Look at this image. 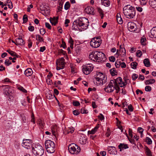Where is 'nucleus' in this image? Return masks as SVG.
Masks as SVG:
<instances>
[{
  "mask_svg": "<svg viewBox=\"0 0 156 156\" xmlns=\"http://www.w3.org/2000/svg\"><path fill=\"white\" fill-rule=\"evenodd\" d=\"M143 63L145 66L147 67H149L150 66V63L149 59L146 58L144 59Z\"/></svg>",
  "mask_w": 156,
  "mask_h": 156,
  "instance_id": "30",
  "label": "nucleus"
},
{
  "mask_svg": "<svg viewBox=\"0 0 156 156\" xmlns=\"http://www.w3.org/2000/svg\"><path fill=\"white\" fill-rule=\"evenodd\" d=\"M109 60L110 62H114L115 60V58L113 56H110L109 57Z\"/></svg>",
  "mask_w": 156,
  "mask_h": 156,
  "instance_id": "57",
  "label": "nucleus"
},
{
  "mask_svg": "<svg viewBox=\"0 0 156 156\" xmlns=\"http://www.w3.org/2000/svg\"><path fill=\"white\" fill-rule=\"evenodd\" d=\"M138 132L140 133L141 137H142L144 129L141 127H139L138 128Z\"/></svg>",
  "mask_w": 156,
  "mask_h": 156,
  "instance_id": "44",
  "label": "nucleus"
},
{
  "mask_svg": "<svg viewBox=\"0 0 156 156\" xmlns=\"http://www.w3.org/2000/svg\"><path fill=\"white\" fill-rule=\"evenodd\" d=\"M33 153L36 156H41L44 154V151L43 147L40 144L35 146L32 149Z\"/></svg>",
  "mask_w": 156,
  "mask_h": 156,
  "instance_id": "7",
  "label": "nucleus"
},
{
  "mask_svg": "<svg viewBox=\"0 0 156 156\" xmlns=\"http://www.w3.org/2000/svg\"><path fill=\"white\" fill-rule=\"evenodd\" d=\"M60 47H62L63 48H65L66 47V44L63 41H62V44H61Z\"/></svg>",
  "mask_w": 156,
  "mask_h": 156,
  "instance_id": "53",
  "label": "nucleus"
},
{
  "mask_svg": "<svg viewBox=\"0 0 156 156\" xmlns=\"http://www.w3.org/2000/svg\"><path fill=\"white\" fill-rule=\"evenodd\" d=\"M123 11L126 17L129 19L133 18L136 14L135 8L130 5L125 6L123 8Z\"/></svg>",
  "mask_w": 156,
  "mask_h": 156,
  "instance_id": "3",
  "label": "nucleus"
},
{
  "mask_svg": "<svg viewBox=\"0 0 156 156\" xmlns=\"http://www.w3.org/2000/svg\"><path fill=\"white\" fill-rule=\"evenodd\" d=\"M147 0H140L141 4L142 5H145L147 3Z\"/></svg>",
  "mask_w": 156,
  "mask_h": 156,
  "instance_id": "43",
  "label": "nucleus"
},
{
  "mask_svg": "<svg viewBox=\"0 0 156 156\" xmlns=\"http://www.w3.org/2000/svg\"><path fill=\"white\" fill-rule=\"evenodd\" d=\"M149 36L151 38H156V27L153 28L151 30Z\"/></svg>",
  "mask_w": 156,
  "mask_h": 156,
  "instance_id": "21",
  "label": "nucleus"
},
{
  "mask_svg": "<svg viewBox=\"0 0 156 156\" xmlns=\"http://www.w3.org/2000/svg\"><path fill=\"white\" fill-rule=\"evenodd\" d=\"M45 25L46 27L49 30H51V27L50 24L47 22H46L45 23Z\"/></svg>",
  "mask_w": 156,
  "mask_h": 156,
  "instance_id": "51",
  "label": "nucleus"
},
{
  "mask_svg": "<svg viewBox=\"0 0 156 156\" xmlns=\"http://www.w3.org/2000/svg\"><path fill=\"white\" fill-rule=\"evenodd\" d=\"M12 63L11 61H10L8 59H6L5 62V64L7 66H9L11 65Z\"/></svg>",
  "mask_w": 156,
  "mask_h": 156,
  "instance_id": "46",
  "label": "nucleus"
},
{
  "mask_svg": "<svg viewBox=\"0 0 156 156\" xmlns=\"http://www.w3.org/2000/svg\"><path fill=\"white\" fill-rule=\"evenodd\" d=\"M46 82L48 84L51 85L52 84V81L49 78H47L46 80Z\"/></svg>",
  "mask_w": 156,
  "mask_h": 156,
  "instance_id": "48",
  "label": "nucleus"
},
{
  "mask_svg": "<svg viewBox=\"0 0 156 156\" xmlns=\"http://www.w3.org/2000/svg\"><path fill=\"white\" fill-rule=\"evenodd\" d=\"M120 66L122 68H125L126 67V65L124 62H121Z\"/></svg>",
  "mask_w": 156,
  "mask_h": 156,
  "instance_id": "64",
  "label": "nucleus"
},
{
  "mask_svg": "<svg viewBox=\"0 0 156 156\" xmlns=\"http://www.w3.org/2000/svg\"><path fill=\"white\" fill-rule=\"evenodd\" d=\"M83 71L84 73L86 75L89 74L93 69L92 64H88L83 66Z\"/></svg>",
  "mask_w": 156,
  "mask_h": 156,
  "instance_id": "11",
  "label": "nucleus"
},
{
  "mask_svg": "<svg viewBox=\"0 0 156 156\" xmlns=\"http://www.w3.org/2000/svg\"><path fill=\"white\" fill-rule=\"evenodd\" d=\"M99 127V125H97L96 126L94 127V129H92L91 131H89L88 132V133L91 134H94L95 133V132L97 131Z\"/></svg>",
  "mask_w": 156,
  "mask_h": 156,
  "instance_id": "26",
  "label": "nucleus"
},
{
  "mask_svg": "<svg viewBox=\"0 0 156 156\" xmlns=\"http://www.w3.org/2000/svg\"><path fill=\"white\" fill-rule=\"evenodd\" d=\"M96 83L97 85H101L106 82L107 78L102 73H98L95 77Z\"/></svg>",
  "mask_w": 156,
  "mask_h": 156,
  "instance_id": "6",
  "label": "nucleus"
},
{
  "mask_svg": "<svg viewBox=\"0 0 156 156\" xmlns=\"http://www.w3.org/2000/svg\"><path fill=\"white\" fill-rule=\"evenodd\" d=\"M73 105L75 106H78L80 105V102L76 101H73Z\"/></svg>",
  "mask_w": 156,
  "mask_h": 156,
  "instance_id": "38",
  "label": "nucleus"
},
{
  "mask_svg": "<svg viewBox=\"0 0 156 156\" xmlns=\"http://www.w3.org/2000/svg\"><path fill=\"white\" fill-rule=\"evenodd\" d=\"M47 151L49 153H53L55 151V145L54 142L50 140H47L45 143Z\"/></svg>",
  "mask_w": 156,
  "mask_h": 156,
  "instance_id": "5",
  "label": "nucleus"
},
{
  "mask_svg": "<svg viewBox=\"0 0 156 156\" xmlns=\"http://www.w3.org/2000/svg\"><path fill=\"white\" fill-rule=\"evenodd\" d=\"M118 23L119 24H122L123 23V21L121 17H119L116 19Z\"/></svg>",
  "mask_w": 156,
  "mask_h": 156,
  "instance_id": "45",
  "label": "nucleus"
},
{
  "mask_svg": "<svg viewBox=\"0 0 156 156\" xmlns=\"http://www.w3.org/2000/svg\"><path fill=\"white\" fill-rule=\"evenodd\" d=\"M32 143L31 140L30 139H23L22 145L27 149H30L32 147Z\"/></svg>",
  "mask_w": 156,
  "mask_h": 156,
  "instance_id": "13",
  "label": "nucleus"
},
{
  "mask_svg": "<svg viewBox=\"0 0 156 156\" xmlns=\"http://www.w3.org/2000/svg\"><path fill=\"white\" fill-rule=\"evenodd\" d=\"M56 69L57 70H60L63 69L65 66V59L63 57L61 58L58 59L56 62Z\"/></svg>",
  "mask_w": 156,
  "mask_h": 156,
  "instance_id": "10",
  "label": "nucleus"
},
{
  "mask_svg": "<svg viewBox=\"0 0 156 156\" xmlns=\"http://www.w3.org/2000/svg\"><path fill=\"white\" fill-rule=\"evenodd\" d=\"M128 108L130 112L133 111V108L132 106V105L131 104L129 105H128Z\"/></svg>",
  "mask_w": 156,
  "mask_h": 156,
  "instance_id": "59",
  "label": "nucleus"
},
{
  "mask_svg": "<svg viewBox=\"0 0 156 156\" xmlns=\"http://www.w3.org/2000/svg\"><path fill=\"white\" fill-rule=\"evenodd\" d=\"M149 4L152 8H156V0H149Z\"/></svg>",
  "mask_w": 156,
  "mask_h": 156,
  "instance_id": "24",
  "label": "nucleus"
},
{
  "mask_svg": "<svg viewBox=\"0 0 156 156\" xmlns=\"http://www.w3.org/2000/svg\"><path fill=\"white\" fill-rule=\"evenodd\" d=\"M70 7V4L69 2H66L64 6V9L65 10H68Z\"/></svg>",
  "mask_w": 156,
  "mask_h": 156,
  "instance_id": "34",
  "label": "nucleus"
},
{
  "mask_svg": "<svg viewBox=\"0 0 156 156\" xmlns=\"http://www.w3.org/2000/svg\"><path fill=\"white\" fill-rule=\"evenodd\" d=\"M80 137L79 140L80 143L82 144H85L87 140L86 136L83 134H80Z\"/></svg>",
  "mask_w": 156,
  "mask_h": 156,
  "instance_id": "16",
  "label": "nucleus"
},
{
  "mask_svg": "<svg viewBox=\"0 0 156 156\" xmlns=\"http://www.w3.org/2000/svg\"><path fill=\"white\" fill-rule=\"evenodd\" d=\"M74 131V129L72 128H69L68 130V133H72Z\"/></svg>",
  "mask_w": 156,
  "mask_h": 156,
  "instance_id": "50",
  "label": "nucleus"
},
{
  "mask_svg": "<svg viewBox=\"0 0 156 156\" xmlns=\"http://www.w3.org/2000/svg\"><path fill=\"white\" fill-rule=\"evenodd\" d=\"M97 56V51L90 52L89 55L90 59L94 61H96Z\"/></svg>",
  "mask_w": 156,
  "mask_h": 156,
  "instance_id": "18",
  "label": "nucleus"
},
{
  "mask_svg": "<svg viewBox=\"0 0 156 156\" xmlns=\"http://www.w3.org/2000/svg\"><path fill=\"white\" fill-rule=\"evenodd\" d=\"M124 79L125 82L122 81V79L120 77H118L116 79H115L114 81L111 80L108 85L104 88L105 91L107 93L112 92L115 88L114 84L117 85V83H119V86L121 87L126 86L128 82H129V81L128 79L126 80Z\"/></svg>",
  "mask_w": 156,
  "mask_h": 156,
  "instance_id": "2",
  "label": "nucleus"
},
{
  "mask_svg": "<svg viewBox=\"0 0 156 156\" xmlns=\"http://www.w3.org/2000/svg\"><path fill=\"white\" fill-rule=\"evenodd\" d=\"M36 40L39 41L40 42L44 41V39L40 35H36Z\"/></svg>",
  "mask_w": 156,
  "mask_h": 156,
  "instance_id": "32",
  "label": "nucleus"
},
{
  "mask_svg": "<svg viewBox=\"0 0 156 156\" xmlns=\"http://www.w3.org/2000/svg\"><path fill=\"white\" fill-rule=\"evenodd\" d=\"M73 113L75 115H77L80 114V112L79 111L76 110L73 111Z\"/></svg>",
  "mask_w": 156,
  "mask_h": 156,
  "instance_id": "52",
  "label": "nucleus"
},
{
  "mask_svg": "<svg viewBox=\"0 0 156 156\" xmlns=\"http://www.w3.org/2000/svg\"><path fill=\"white\" fill-rule=\"evenodd\" d=\"M101 3L102 5L105 6H108L110 4L109 0H101Z\"/></svg>",
  "mask_w": 156,
  "mask_h": 156,
  "instance_id": "29",
  "label": "nucleus"
},
{
  "mask_svg": "<svg viewBox=\"0 0 156 156\" xmlns=\"http://www.w3.org/2000/svg\"><path fill=\"white\" fill-rule=\"evenodd\" d=\"M121 62L118 61H116L115 62V65L117 68H119L120 66Z\"/></svg>",
  "mask_w": 156,
  "mask_h": 156,
  "instance_id": "42",
  "label": "nucleus"
},
{
  "mask_svg": "<svg viewBox=\"0 0 156 156\" xmlns=\"http://www.w3.org/2000/svg\"><path fill=\"white\" fill-rule=\"evenodd\" d=\"M0 89L3 90L4 94L9 98L8 99L9 101H11L13 100V93L14 92V90L9 86L7 85L0 86Z\"/></svg>",
  "mask_w": 156,
  "mask_h": 156,
  "instance_id": "4",
  "label": "nucleus"
},
{
  "mask_svg": "<svg viewBox=\"0 0 156 156\" xmlns=\"http://www.w3.org/2000/svg\"><path fill=\"white\" fill-rule=\"evenodd\" d=\"M18 89L19 90L22 91V92H23L24 93H26L27 92V91L24 88H23V87H19L18 88Z\"/></svg>",
  "mask_w": 156,
  "mask_h": 156,
  "instance_id": "58",
  "label": "nucleus"
},
{
  "mask_svg": "<svg viewBox=\"0 0 156 156\" xmlns=\"http://www.w3.org/2000/svg\"><path fill=\"white\" fill-rule=\"evenodd\" d=\"M54 96L51 94H47L46 97L48 99H51L53 98Z\"/></svg>",
  "mask_w": 156,
  "mask_h": 156,
  "instance_id": "39",
  "label": "nucleus"
},
{
  "mask_svg": "<svg viewBox=\"0 0 156 156\" xmlns=\"http://www.w3.org/2000/svg\"><path fill=\"white\" fill-rule=\"evenodd\" d=\"M118 147L120 149V151H121L122 150L128 148L129 147L127 144H124L120 143L118 146Z\"/></svg>",
  "mask_w": 156,
  "mask_h": 156,
  "instance_id": "22",
  "label": "nucleus"
},
{
  "mask_svg": "<svg viewBox=\"0 0 156 156\" xmlns=\"http://www.w3.org/2000/svg\"><path fill=\"white\" fill-rule=\"evenodd\" d=\"M137 65V63L136 62H132L131 64V66L132 68L134 69H136Z\"/></svg>",
  "mask_w": 156,
  "mask_h": 156,
  "instance_id": "33",
  "label": "nucleus"
},
{
  "mask_svg": "<svg viewBox=\"0 0 156 156\" xmlns=\"http://www.w3.org/2000/svg\"><path fill=\"white\" fill-rule=\"evenodd\" d=\"M146 38L144 37H142L141 39L140 42L142 45H144L145 44Z\"/></svg>",
  "mask_w": 156,
  "mask_h": 156,
  "instance_id": "37",
  "label": "nucleus"
},
{
  "mask_svg": "<svg viewBox=\"0 0 156 156\" xmlns=\"http://www.w3.org/2000/svg\"><path fill=\"white\" fill-rule=\"evenodd\" d=\"M23 23H26L28 20L27 16V15L25 14L23 17Z\"/></svg>",
  "mask_w": 156,
  "mask_h": 156,
  "instance_id": "47",
  "label": "nucleus"
},
{
  "mask_svg": "<svg viewBox=\"0 0 156 156\" xmlns=\"http://www.w3.org/2000/svg\"><path fill=\"white\" fill-rule=\"evenodd\" d=\"M63 3L60 2L59 4V6H58V11H60L62 10V8Z\"/></svg>",
  "mask_w": 156,
  "mask_h": 156,
  "instance_id": "54",
  "label": "nucleus"
},
{
  "mask_svg": "<svg viewBox=\"0 0 156 156\" xmlns=\"http://www.w3.org/2000/svg\"><path fill=\"white\" fill-rule=\"evenodd\" d=\"M68 150L69 152L73 154H77L80 151V147L74 143L71 144L69 146Z\"/></svg>",
  "mask_w": 156,
  "mask_h": 156,
  "instance_id": "8",
  "label": "nucleus"
},
{
  "mask_svg": "<svg viewBox=\"0 0 156 156\" xmlns=\"http://www.w3.org/2000/svg\"><path fill=\"white\" fill-rule=\"evenodd\" d=\"M101 43V39L98 37H94L90 42V46L94 48L98 47Z\"/></svg>",
  "mask_w": 156,
  "mask_h": 156,
  "instance_id": "9",
  "label": "nucleus"
},
{
  "mask_svg": "<svg viewBox=\"0 0 156 156\" xmlns=\"http://www.w3.org/2000/svg\"><path fill=\"white\" fill-rule=\"evenodd\" d=\"M138 75L136 74H133L132 76V78L133 80H135L137 78Z\"/></svg>",
  "mask_w": 156,
  "mask_h": 156,
  "instance_id": "55",
  "label": "nucleus"
},
{
  "mask_svg": "<svg viewBox=\"0 0 156 156\" xmlns=\"http://www.w3.org/2000/svg\"><path fill=\"white\" fill-rule=\"evenodd\" d=\"M120 49L119 50H117L116 54L117 55H120L122 57H124L126 55V51L125 48L123 47H122L121 45H120Z\"/></svg>",
  "mask_w": 156,
  "mask_h": 156,
  "instance_id": "15",
  "label": "nucleus"
},
{
  "mask_svg": "<svg viewBox=\"0 0 156 156\" xmlns=\"http://www.w3.org/2000/svg\"><path fill=\"white\" fill-rule=\"evenodd\" d=\"M6 51L12 56H16L17 58L20 57V56L19 55H17L16 53L15 52L11 51L10 49L7 50Z\"/></svg>",
  "mask_w": 156,
  "mask_h": 156,
  "instance_id": "25",
  "label": "nucleus"
},
{
  "mask_svg": "<svg viewBox=\"0 0 156 156\" xmlns=\"http://www.w3.org/2000/svg\"><path fill=\"white\" fill-rule=\"evenodd\" d=\"M89 23L88 19L86 18H80L73 22L72 29L75 30L82 31L87 28Z\"/></svg>",
  "mask_w": 156,
  "mask_h": 156,
  "instance_id": "1",
  "label": "nucleus"
},
{
  "mask_svg": "<svg viewBox=\"0 0 156 156\" xmlns=\"http://www.w3.org/2000/svg\"><path fill=\"white\" fill-rule=\"evenodd\" d=\"M110 72L112 76H115V73H116V72L115 69V68L111 69L110 70Z\"/></svg>",
  "mask_w": 156,
  "mask_h": 156,
  "instance_id": "35",
  "label": "nucleus"
},
{
  "mask_svg": "<svg viewBox=\"0 0 156 156\" xmlns=\"http://www.w3.org/2000/svg\"><path fill=\"white\" fill-rule=\"evenodd\" d=\"M155 81L154 79H152L146 80L145 83L146 85L151 84L154 83Z\"/></svg>",
  "mask_w": 156,
  "mask_h": 156,
  "instance_id": "31",
  "label": "nucleus"
},
{
  "mask_svg": "<svg viewBox=\"0 0 156 156\" xmlns=\"http://www.w3.org/2000/svg\"><path fill=\"white\" fill-rule=\"evenodd\" d=\"M145 141L148 144H151L152 143V141L151 139L148 137L146 138Z\"/></svg>",
  "mask_w": 156,
  "mask_h": 156,
  "instance_id": "36",
  "label": "nucleus"
},
{
  "mask_svg": "<svg viewBox=\"0 0 156 156\" xmlns=\"http://www.w3.org/2000/svg\"><path fill=\"white\" fill-rule=\"evenodd\" d=\"M40 34L42 35H43L45 33L46 31L44 29H41L40 30Z\"/></svg>",
  "mask_w": 156,
  "mask_h": 156,
  "instance_id": "56",
  "label": "nucleus"
},
{
  "mask_svg": "<svg viewBox=\"0 0 156 156\" xmlns=\"http://www.w3.org/2000/svg\"><path fill=\"white\" fill-rule=\"evenodd\" d=\"M97 55L96 62H103L106 59L105 55L101 51H97Z\"/></svg>",
  "mask_w": 156,
  "mask_h": 156,
  "instance_id": "12",
  "label": "nucleus"
},
{
  "mask_svg": "<svg viewBox=\"0 0 156 156\" xmlns=\"http://www.w3.org/2000/svg\"><path fill=\"white\" fill-rule=\"evenodd\" d=\"M111 134V132L109 129L108 128L107 130V132L106 134V135L107 137H108Z\"/></svg>",
  "mask_w": 156,
  "mask_h": 156,
  "instance_id": "62",
  "label": "nucleus"
},
{
  "mask_svg": "<svg viewBox=\"0 0 156 156\" xmlns=\"http://www.w3.org/2000/svg\"><path fill=\"white\" fill-rule=\"evenodd\" d=\"M85 12L88 14L94 15V9L92 7L87 6L85 9Z\"/></svg>",
  "mask_w": 156,
  "mask_h": 156,
  "instance_id": "20",
  "label": "nucleus"
},
{
  "mask_svg": "<svg viewBox=\"0 0 156 156\" xmlns=\"http://www.w3.org/2000/svg\"><path fill=\"white\" fill-rule=\"evenodd\" d=\"M145 89L146 91L150 92L151 90V87L150 86H147L145 87Z\"/></svg>",
  "mask_w": 156,
  "mask_h": 156,
  "instance_id": "40",
  "label": "nucleus"
},
{
  "mask_svg": "<svg viewBox=\"0 0 156 156\" xmlns=\"http://www.w3.org/2000/svg\"><path fill=\"white\" fill-rule=\"evenodd\" d=\"M58 17H54L51 20H50V22L52 25H55L58 23Z\"/></svg>",
  "mask_w": 156,
  "mask_h": 156,
  "instance_id": "28",
  "label": "nucleus"
},
{
  "mask_svg": "<svg viewBox=\"0 0 156 156\" xmlns=\"http://www.w3.org/2000/svg\"><path fill=\"white\" fill-rule=\"evenodd\" d=\"M25 41L22 38V36H20L19 37L16 39L15 44L17 45H23L25 44Z\"/></svg>",
  "mask_w": 156,
  "mask_h": 156,
  "instance_id": "19",
  "label": "nucleus"
},
{
  "mask_svg": "<svg viewBox=\"0 0 156 156\" xmlns=\"http://www.w3.org/2000/svg\"><path fill=\"white\" fill-rule=\"evenodd\" d=\"M97 9L98 12L100 14H101L104 13L103 11L100 8L98 7Z\"/></svg>",
  "mask_w": 156,
  "mask_h": 156,
  "instance_id": "61",
  "label": "nucleus"
},
{
  "mask_svg": "<svg viewBox=\"0 0 156 156\" xmlns=\"http://www.w3.org/2000/svg\"><path fill=\"white\" fill-rule=\"evenodd\" d=\"M128 30L131 32L135 31L136 29V24L134 22H128Z\"/></svg>",
  "mask_w": 156,
  "mask_h": 156,
  "instance_id": "14",
  "label": "nucleus"
},
{
  "mask_svg": "<svg viewBox=\"0 0 156 156\" xmlns=\"http://www.w3.org/2000/svg\"><path fill=\"white\" fill-rule=\"evenodd\" d=\"M98 117L101 121H102L104 118L103 115L101 113L100 114V115H98Z\"/></svg>",
  "mask_w": 156,
  "mask_h": 156,
  "instance_id": "60",
  "label": "nucleus"
},
{
  "mask_svg": "<svg viewBox=\"0 0 156 156\" xmlns=\"http://www.w3.org/2000/svg\"><path fill=\"white\" fill-rule=\"evenodd\" d=\"M69 20L68 19H66L65 20V24L66 25L65 26L67 27L68 26V23H69Z\"/></svg>",
  "mask_w": 156,
  "mask_h": 156,
  "instance_id": "63",
  "label": "nucleus"
},
{
  "mask_svg": "<svg viewBox=\"0 0 156 156\" xmlns=\"http://www.w3.org/2000/svg\"><path fill=\"white\" fill-rule=\"evenodd\" d=\"M39 125L41 128H43V127L44 126V124L43 122V121L42 120H40L38 122Z\"/></svg>",
  "mask_w": 156,
  "mask_h": 156,
  "instance_id": "49",
  "label": "nucleus"
},
{
  "mask_svg": "<svg viewBox=\"0 0 156 156\" xmlns=\"http://www.w3.org/2000/svg\"><path fill=\"white\" fill-rule=\"evenodd\" d=\"M142 54L141 51L140 50H138L136 52V56L139 57H140L142 55Z\"/></svg>",
  "mask_w": 156,
  "mask_h": 156,
  "instance_id": "41",
  "label": "nucleus"
},
{
  "mask_svg": "<svg viewBox=\"0 0 156 156\" xmlns=\"http://www.w3.org/2000/svg\"><path fill=\"white\" fill-rule=\"evenodd\" d=\"M33 73V71L30 68L27 69L24 72V74L27 76H31Z\"/></svg>",
  "mask_w": 156,
  "mask_h": 156,
  "instance_id": "23",
  "label": "nucleus"
},
{
  "mask_svg": "<svg viewBox=\"0 0 156 156\" xmlns=\"http://www.w3.org/2000/svg\"><path fill=\"white\" fill-rule=\"evenodd\" d=\"M145 153L147 156H152L151 151L147 147H145Z\"/></svg>",
  "mask_w": 156,
  "mask_h": 156,
  "instance_id": "27",
  "label": "nucleus"
},
{
  "mask_svg": "<svg viewBox=\"0 0 156 156\" xmlns=\"http://www.w3.org/2000/svg\"><path fill=\"white\" fill-rule=\"evenodd\" d=\"M107 150L108 153L110 154L116 155L117 154L116 149L114 146L108 147Z\"/></svg>",
  "mask_w": 156,
  "mask_h": 156,
  "instance_id": "17",
  "label": "nucleus"
}]
</instances>
